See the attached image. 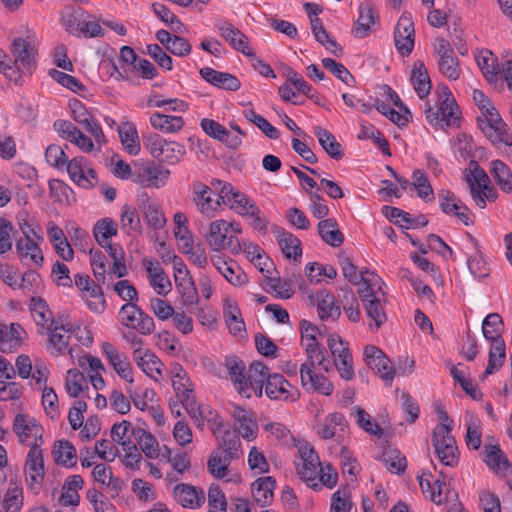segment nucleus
Instances as JSON below:
<instances>
[{"mask_svg":"<svg viewBox=\"0 0 512 512\" xmlns=\"http://www.w3.org/2000/svg\"><path fill=\"white\" fill-rule=\"evenodd\" d=\"M306 276L312 283H319L320 276L334 279L337 276L335 268L331 265H320L317 262H310L305 267Z\"/></svg>","mask_w":512,"mask_h":512,"instance_id":"6e6d98bb","label":"nucleus"},{"mask_svg":"<svg viewBox=\"0 0 512 512\" xmlns=\"http://www.w3.org/2000/svg\"><path fill=\"white\" fill-rule=\"evenodd\" d=\"M358 10L359 17L352 32L358 38H365L370 33L371 25L378 20V16L375 14L372 2L369 0L362 2Z\"/></svg>","mask_w":512,"mask_h":512,"instance_id":"393cba45","label":"nucleus"},{"mask_svg":"<svg viewBox=\"0 0 512 512\" xmlns=\"http://www.w3.org/2000/svg\"><path fill=\"white\" fill-rule=\"evenodd\" d=\"M174 498L183 507L198 508L205 502V494L201 488L180 483L174 487Z\"/></svg>","mask_w":512,"mask_h":512,"instance_id":"4be33fe9","label":"nucleus"},{"mask_svg":"<svg viewBox=\"0 0 512 512\" xmlns=\"http://www.w3.org/2000/svg\"><path fill=\"white\" fill-rule=\"evenodd\" d=\"M224 364L236 390H243L247 384L244 361L236 355H229L225 357Z\"/></svg>","mask_w":512,"mask_h":512,"instance_id":"4c0bfd02","label":"nucleus"},{"mask_svg":"<svg viewBox=\"0 0 512 512\" xmlns=\"http://www.w3.org/2000/svg\"><path fill=\"white\" fill-rule=\"evenodd\" d=\"M451 376L457 382L462 390L469 395L474 401H480L483 398V393L478 388L477 384L471 378H466L463 373L457 369L455 365L450 368Z\"/></svg>","mask_w":512,"mask_h":512,"instance_id":"a18cd8bd","label":"nucleus"},{"mask_svg":"<svg viewBox=\"0 0 512 512\" xmlns=\"http://www.w3.org/2000/svg\"><path fill=\"white\" fill-rule=\"evenodd\" d=\"M275 487L276 480L272 476L258 478L251 485L254 500L261 507L268 506L272 501Z\"/></svg>","mask_w":512,"mask_h":512,"instance_id":"c85d7f7f","label":"nucleus"},{"mask_svg":"<svg viewBox=\"0 0 512 512\" xmlns=\"http://www.w3.org/2000/svg\"><path fill=\"white\" fill-rule=\"evenodd\" d=\"M150 124L164 133H176L184 127V119L181 116H171L155 112L150 116Z\"/></svg>","mask_w":512,"mask_h":512,"instance_id":"e433bc0d","label":"nucleus"},{"mask_svg":"<svg viewBox=\"0 0 512 512\" xmlns=\"http://www.w3.org/2000/svg\"><path fill=\"white\" fill-rule=\"evenodd\" d=\"M433 48L438 55L439 72L450 81L459 79L461 74L460 62L451 44L445 38L437 37L434 40Z\"/></svg>","mask_w":512,"mask_h":512,"instance_id":"39448f33","label":"nucleus"},{"mask_svg":"<svg viewBox=\"0 0 512 512\" xmlns=\"http://www.w3.org/2000/svg\"><path fill=\"white\" fill-rule=\"evenodd\" d=\"M65 30L74 36L83 35L85 38H94L104 35V30L96 21H87L76 12L67 14L61 19Z\"/></svg>","mask_w":512,"mask_h":512,"instance_id":"f8f14e48","label":"nucleus"},{"mask_svg":"<svg viewBox=\"0 0 512 512\" xmlns=\"http://www.w3.org/2000/svg\"><path fill=\"white\" fill-rule=\"evenodd\" d=\"M83 161L84 157L79 156L75 157L72 160H68L65 163L67 172L71 178V180L77 185L83 188H92L94 186L93 182L89 180L88 176L84 173L83 170Z\"/></svg>","mask_w":512,"mask_h":512,"instance_id":"c03bdc74","label":"nucleus"},{"mask_svg":"<svg viewBox=\"0 0 512 512\" xmlns=\"http://www.w3.org/2000/svg\"><path fill=\"white\" fill-rule=\"evenodd\" d=\"M26 481L31 489L39 488L44 480V458L43 451L38 442L30 445L25 461Z\"/></svg>","mask_w":512,"mask_h":512,"instance_id":"9b49d317","label":"nucleus"},{"mask_svg":"<svg viewBox=\"0 0 512 512\" xmlns=\"http://www.w3.org/2000/svg\"><path fill=\"white\" fill-rule=\"evenodd\" d=\"M23 488L16 479H11L5 493L3 507L5 512H20L23 506Z\"/></svg>","mask_w":512,"mask_h":512,"instance_id":"a19ab883","label":"nucleus"},{"mask_svg":"<svg viewBox=\"0 0 512 512\" xmlns=\"http://www.w3.org/2000/svg\"><path fill=\"white\" fill-rule=\"evenodd\" d=\"M174 370L176 372L172 379V386L177 398H180V396L193 390V384L180 364L176 363Z\"/></svg>","mask_w":512,"mask_h":512,"instance_id":"13d9d810","label":"nucleus"},{"mask_svg":"<svg viewBox=\"0 0 512 512\" xmlns=\"http://www.w3.org/2000/svg\"><path fill=\"white\" fill-rule=\"evenodd\" d=\"M208 504L210 506L209 512H214V509H218L221 512H226L227 501L225 494L217 484H212L208 489Z\"/></svg>","mask_w":512,"mask_h":512,"instance_id":"338daca9","label":"nucleus"},{"mask_svg":"<svg viewBox=\"0 0 512 512\" xmlns=\"http://www.w3.org/2000/svg\"><path fill=\"white\" fill-rule=\"evenodd\" d=\"M137 204L144 219L151 228L155 230L163 228L166 223V218L159 206L150 201L146 192H143L138 196Z\"/></svg>","mask_w":512,"mask_h":512,"instance_id":"5701e85b","label":"nucleus"},{"mask_svg":"<svg viewBox=\"0 0 512 512\" xmlns=\"http://www.w3.org/2000/svg\"><path fill=\"white\" fill-rule=\"evenodd\" d=\"M266 280L270 289L276 293V297L290 299L295 293L290 280H281L280 277H271L270 275H266Z\"/></svg>","mask_w":512,"mask_h":512,"instance_id":"0e129e2a","label":"nucleus"},{"mask_svg":"<svg viewBox=\"0 0 512 512\" xmlns=\"http://www.w3.org/2000/svg\"><path fill=\"white\" fill-rule=\"evenodd\" d=\"M356 422L365 432L381 437L383 435V429L377 422L371 420V416L361 407L355 406Z\"/></svg>","mask_w":512,"mask_h":512,"instance_id":"bf43d9fd","label":"nucleus"},{"mask_svg":"<svg viewBox=\"0 0 512 512\" xmlns=\"http://www.w3.org/2000/svg\"><path fill=\"white\" fill-rule=\"evenodd\" d=\"M174 270L175 285L180 293L183 303L191 306L199 301L198 292L190 274L183 260H176Z\"/></svg>","mask_w":512,"mask_h":512,"instance_id":"9d476101","label":"nucleus"},{"mask_svg":"<svg viewBox=\"0 0 512 512\" xmlns=\"http://www.w3.org/2000/svg\"><path fill=\"white\" fill-rule=\"evenodd\" d=\"M48 74L57 83L70 89L73 92L86 90L85 85H83L81 81L65 72L59 71L57 69H50Z\"/></svg>","mask_w":512,"mask_h":512,"instance_id":"052dcab7","label":"nucleus"},{"mask_svg":"<svg viewBox=\"0 0 512 512\" xmlns=\"http://www.w3.org/2000/svg\"><path fill=\"white\" fill-rule=\"evenodd\" d=\"M314 135L317 137L319 144L323 150L334 160H340L344 156L341 144L336 140L335 136L327 129L321 126H315Z\"/></svg>","mask_w":512,"mask_h":512,"instance_id":"7c9ffc66","label":"nucleus"},{"mask_svg":"<svg viewBox=\"0 0 512 512\" xmlns=\"http://www.w3.org/2000/svg\"><path fill=\"white\" fill-rule=\"evenodd\" d=\"M300 379L303 388L329 396L334 391L333 384L322 374L313 371V364H302L300 368Z\"/></svg>","mask_w":512,"mask_h":512,"instance_id":"f3484780","label":"nucleus"},{"mask_svg":"<svg viewBox=\"0 0 512 512\" xmlns=\"http://www.w3.org/2000/svg\"><path fill=\"white\" fill-rule=\"evenodd\" d=\"M229 224L225 220L211 222L207 240L213 250L219 251L225 247Z\"/></svg>","mask_w":512,"mask_h":512,"instance_id":"37998d69","label":"nucleus"},{"mask_svg":"<svg viewBox=\"0 0 512 512\" xmlns=\"http://www.w3.org/2000/svg\"><path fill=\"white\" fill-rule=\"evenodd\" d=\"M220 199H222L223 205H227L240 215H244L247 207L253 202L244 193L236 190L232 184L223 186L220 190Z\"/></svg>","mask_w":512,"mask_h":512,"instance_id":"b1692460","label":"nucleus"},{"mask_svg":"<svg viewBox=\"0 0 512 512\" xmlns=\"http://www.w3.org/2000/svg\"><path fill=\"white\" fill-rule=\"evenodd\" d=\"M490 174L499 188L505 193H512V172L501 160L491 162Z\"/></svg>","mask_w":512,"mask_h":512,"instance_id":"ea45409f","label":"nucleus"},{"mask_svg":"<svg viewBox=\"0 0 512 512\" xmlns=\"http://www.w3.org/2000/svg\"><path fill=\"white\" fill-rule=\"evenodd\" d=\"M381 460L391 473L402 474L407 468L406 457L398 449L383 452Z\"/></svg>","mask_w":512,"mask_h":512,"instance_id":"09e8293b","label":"nucleus"},{"mask_svg":"<svg viewBox=\"0 0 512 512\" xmlns=\"http://www.w3.org/2000/svg\"><path fill=\"white\" fill-rule=\"evenodd\" d=\"M341 268L343 271L344 277L352 284L359 285L361 283L364 284V287L367 284H371L373 286V280L369 277H364V275L358 274L357 267L352 263V260L349 257H342Z\"/></svg>","mask_w":512,"mask_h":512,"instance_id":"5fc2aeb1","label":"nucleus"},{"mask_svg":"<svg viewBox=\"0 0 512 512\" xmlns=\"http://www.w3.org/2000/svg\"><path fill=\"white\" fill-rule=\"evenodd\" d=\"M432 443L442 464L455 467L459 462V450L456 440L451 434V428L436 425L432 432Z\"/></svg>","mask_w":512,"mask_h":512,"instance_id":"f03ea898","label":"nucleus"},{"mask_svg":"<svg viewBox=\"0 0 512 512\" xmlns=\"http://www.w3.org/2000/svg\"><path fill=\"white\" fill-rule=\"evenodd\" d=\"M476 62L489 83H496L501 77L502 69L499 68L497 58L490 50H482L476 56Z\"/></svg>","mask_w":512,"mask_h":512,"instance_id":"c756f323","label":"nucleus"},{"mask_svg":"<svg viewBox=\"0 0 512 512\" xmlns=\"http://www.w3.org/2000/svg\"><path fill=\"white\" fill-rule=\"evenodd\" d=\"M118 134L126 152L136 156L141 150L139 136L135 125L131 122L122 123L118 126Z\"/></svg>","mask_w":512,"mask_h":512,"instance_id":"f704fd0d","label":"nucleus"},{"mask_svg":"<svg viewBox=\"0 0 512 512\" xmlns=\"http://www.w3.org/2000/svg\"><path fill=\"white\" fill-rule=\"evenodd\" d=\"M410 80L415 92L420 99H424L430 94L432 83L428 70L426 69L422 60H417L414 62Z\"/></svg>","mask_w":512,"mask_h":512,"instance_id":"a878e982","label":"nucleus"},{"mask_svg":"<svg viewBox=\"0 0 512 512\" xmlns=\"http://www.w3.org/2000/svg\"><path fill=\"white\" fill-rule=\"evenodd\" d=\"M231 462L232 460L226 461V456H221L219 449H214L207 462L208 472L213 477L222 479L226 476Z\"/></svg>","mask_w":512,"mask_h":512,"instance_id":"49530a36","label":"nucleus"},{"mask_svg":"<svg viewBox=\"0 0 512 512\" xmlns=\"http://www.w3.org/2000/svg\"><path fill=\"white\" fill-rule=\"evenodd\" d=\"M471 168L470 172L466 174L465 180L471 188V184L476 185L478 189L483 188V184L489 186L490 179L483 168L479 166L477 161L471 160L469 162Z\"/></svg>","mask_w":512,"mask_h":512,"instance_id":"e2e57ef3","label":"nucleus"},{"mask_svg":"<svg viewBox=\"0 0 512 512\" xmlns=\"http://www.w3.org/2000/svg\"><path fill=\"white\" fill-rule=\"evenodd\" d=\"M317 309L321 320L332 318L336 320L341 315L340 307L336 304L335 296L324 289L317 293Z\"/></svg>","mask_w":512,"mask_h":512,"instance_id":"473e14b6","label":"nucleus"},{"mask_svg":"<svg viewBox=\"0 0 512 512\" xmlns=\"http://www.w3.org/2000/svg\"><path fill=\"white\" fill-rule=\"evenodd\" d=\"M185 152L184 145L175 141H166L163 149V156L159 161H166L169 164L178 163Z\"/></svg>","mask_w":512,"mask_h":512,"instance_id":"774afa93","label":"nucleus"},{"mask_svg":"<svg viewBox=\"0 0 512 512\" xmlns=\"http://www.w3.org/2000/svg\"><path fill=\"white\" fill-rule=\"evenodd\" d=\"M11 54L14 57V65L22 73L32 74L37 66L38 51L29 41L22 37H17L11 44Z\"/></svg>","mask_w":512,"mask_h":512,"instance_id":"0eeeda50","label":"nucleus"},{"mask_svg":"<svg viewBox=\"0 0 512 512\" xmlns=\"http://www.w3.org/2000/svg\"><path fill=\"white\" fill-rule=\"evenodd\" d=\"M272 233L274 234L285 257L289 259L292 258L294 262H299L302 256L301 241L295 235L285 231L284 228L277 225L272 227Z\"/></svg>","mask_w":512,"mask_h":512,"instance_id":"aec40b11","label":"nucleus"},{"mask_svg":"<svg viewBox=\"0 0 512 512\" xmlns=\"http://www.w3.org/2000/svg\"><path fill=\"white\" fill-rule=\"evenodd\" d=\"M317 229L319 236L326 244L339 247L344 243V234L339 230L338 223L334 218L321 220Z\"/></svg>","mask_w":512,"mask_h":512,"instance_id":"2f4dec72","label":"nucleus"},{"mask_svg":"<svg viewBox=\"0 0 512 512\" xmlns=\"http://www.w3.org/2000/svg\"><path fill=\"white\" fill-rule=\"evenodd\" d=\"M52 456L57 465L65 468H73L77 464V453L74 445L65 439L54 443Z\"/></svg>","mask_w":512,"mask_h":512,"instance_id":"cd10ccee","label":"nucleus"},{"mask_svg":"<svg viewBox=\"0 0 512 512\" xmlns=\"http://www.w3.org/2000/svg\"><path fill=\"white\" fill-rule=\"evenodd\" d=\"M213 265L219 273L232 285L244 286L249 282L247 274L236 264L234 260H228L222 256L212 258Z\"/></svg>","mask_w":512,"mask_h":512,"instance_id":"a211bd4d","label":"nucleus"},{"mask_svg":"<svg viewBox=\"0 0 512 512\" xmlns=\"http://www.w3.org/2000/svg\"><path fill=\"white\" fill-rule=\"evenodd\" d=\"M503 332L504 322L498 313H491L484 318L482 333L487 340L503 336Z\"/></svg>","mask_w":512,"mask_h":512,"instance_id":"de8ad7c7","label":"nucleus"},{"mask_svg":"<svg viewBox=\"0 0 512 512\" xmlns=\"http://www.w3.org/2000/svg\"><path fill=\"white\" fill-rule=\"evenodd\" d=\"M473 100L484 115V118H477L478 126L483 134L494 145L512 146V136L507 131V125L491 104L490 99L481 90L475 89Z\"/></svg>","mask_w":512,"mask_h":512,"instance_id":"f257e3e1","label":"nucleus"},{"mask_svg":"<svg viewBox=\"0 0 512 512\" xmlns=\"http://www.w3.org/2000/svg\"><path fill=\"white\" fill-rule=\"evenodd\" d=\"M358 294L367 317L373 321V325L372 323L369 324L370 328L374 326L375 330L380 329L387 321V314L371 284L360 288Z\"/></svg>","mask_w":512,"mask_h":512,"instance_id":"1a4fd4ad","label":"nucleus"},{"mask_svg":"<svg viewBox=\"0 0 512 512\" xmlns=\"http://www.w3.org/2000/svg\"><path fill=\"white\" fill-rule=\"evenodd\" d=\"M21 232L24 239L16 241V251L19 258L23 259L30 257V260L37 266H41L44 257L39 247V243L43 241V237L39 235L28 220H23L19 223Z\"/></svg>","mask_w":512,"mask_h":512,"instance_id":"20e7f679","label":"nucleus"},{"mask_svg":"<svg viewBox=\"0 0 512 512\" xmlns=\"http://www.w3.org/2000/svg\"><path fill=\"white\" fill-rule=\"evenodd\" d=\"M321 62L325 69L329 70L335 77L341 80L344 84L350 87L355 85V77L343 64L335 61L332 58H323Z\"/></svg>","mask_w":512,"mask_h":512,"instance_id":"3c124183","label":"nucleus"},{"mask_svg":"<svg viewBox=\"0 0 512 512\" xmlns=\"http://www.w3.org/2000/svg\"><path fill=\"white\" fill-rule=\"evenodd\" d=\"M143 315V310L136 302H128L121 306L119 311V319L122 325L133 328L138 317Z\"/></svg>","mask_w":512,"mask_h":512,"instance_id":"680f3d73","label":"nucleus"},{"mask_svg":"<svg viewBox=\"0 0 512 512\" xmlns=\"http://www.w3.org/2000/svg\"><path fill=\"white\" fill-rule=\"evenodd\" d=\"M395 47L403 57L409 56L414 48L415 28L409 12H403L394 29Z\"/></svg>","mask_w":512,"mask_h":512,"instance_id":"6e6552de","label":"nucleus"},{"mask_svg":"<svg viewBox=\"0 0 512 512\" xmlns=\"http://www.w3.org/2000/svg\"><path fill=\"white\" fill-rule=\"evenodd\" d=\"M169 175L167 168L149 162L133 174V182L143 187L160 188L166 184Z\"/></svg>","mask_w":512,"mask_h":512,"instance_id":"ddd939ff","label":"nucleus"},{"mask_svg":"<svg viewBox=\"0 0 512 512\" xmlns=\"http://www.w3.org/2000/svg\"><path fill=\"white\" fill-rule=\"evenodd\" d=\"M215 26L219 30L221 37L224 38L233 49L247 57L255 58V53L249 46L248 37L242 31L228 21H220L216 23Z\"/></svg>","mask_w":512,"mask_h":512,"instance_id":"2eb2a0df","label":"nucleus"},{"mask_svg":"<svg viewBox=\"0 0 512 512\" xmlns=\"http://www.w3.org/2000/svg\"><path fill=\"white\" fill-rule=\"evenodd\" d=\"M30 310L38 325L44 326L48 321L51 322L52 312L42 297L31 298Z\"/></svg>","mask_w":512,"mask_h":512,"instance_id":"4d7b16f0","label":"nucleus"},{"mask_svg":"<svg viewBox=\"0 0 512 512\" xmlns=\"http://www.w3.org/2000/svg\"><path fill=\"white\" fill-rule=\"evenodd\" d=\"M372 139L382 151V153L386 156H391V150L389 147L388 140L384 137L383 133L376 129L373 125L369 124L368 126L362 125L361 134L359 135V139Z\"/></svg>","mask_w":512,"mask_h":512,"instance_id":"864d4df0","label":"nucleus"},{"mask_svg":"<svg viewBox=\"0 0 512 512\" xmlns=\"http://www.w3.org/2000/svg\"><path fill=\"white\" fill-rule=\"evenodd\" d=\"M84 385L88 389L84 374L78 369H69L65 382V389L68 395L72 398L78 397L84 390Z\"/></svg>","mask_w":512,"mask_h":512,"instance_id":"8fccbe9b","label":"nucleus"},{"mask_svg":"<svg viewBox=\"0 0 512 512\" xmlns=\"http://www.w3.org/2000/svg\"><path fill=\"white\" fill-rule=\"evenodd\" d=\"M120 221L122 229L125 230L127 234H129V231L141 232V221L136 208L128 204L122 206Z\"/></svg>","mask_w":512,"mask_h":512,"instance_id":"603ef678","label":"nucleus"},{"mask_svg":"<svg viewBox=\"0 0 512 512\" xmlns=\"http://www.w3.org/2000/svg\"><path fill=\"white\" fill-rule=\"evenodd\" d=\"M318 328L310 321L303 319L300 322V332L302 341L305 342V352L307 354V361L303 364H313L315 366L328 371V366L325 364L327 351L323 345L317 341L315 334H308V331H316Z\"/></svg>","mask_w":512,"mask_h":512,"instance_id":"423d86ee","label":"nucleus"},{"mask_svg":"<svg viewBox=\"0 0 512 512\" xmlns=\"http://www.w3.org/2000/svg\"><path fill=\"white\" fill-rule=\"evenodd\" d=\"M438 89H440L445 96L439 107L441 124L446 126H459L461 111L451 91L445 84L439 85Z\"/></svg>","mask_w":512,"mask_h":512,"instance_id":"412c9836","label":"nucleus"},{"mask_svg":"<svg viewBox=\"0 0 512 512\" xmlns=\"http://www.w3.org/2000/svg\"><path fill=\"white\" fill-rule=\"evenodd\" d=\"M224 316L229 332L234 336L243 337L245 333V323L241 318L240 309L233 301H226L224 304Z\"/></svg>","mask_w":512,"mask_h":512,"instance_id":"58836bf2","label":"nucleus"},{"mask_svg":"<svg viewBox=\"0 0 512 512\" xmlns=\"http://www.w3.org/2000/svg\"><path fill=\"white\" fill-rule=\"evenodd\" d=\"M298 453L302 464L298 465L297 473L300 478L314 491H320L321 485L316 482L321 462L314 448L306 441L298 445Z\"/></svg>","mask_w":512,"mask_h":512,"instance_id":"7ed1b4c3","label":"nucleus"},{"mask_svg":"<svg viewBox=\"0 0 512 512\" xmlns=\"http://www.w3.org/2000/svg\"><path fill=\"white\" fill-rule=\"evenodd\" d=\"M212 192L213 190L211 187L200 181H195L193 183V201L198 206L199 211L208 216H213V213L216 210L211 197Z\"/></svg>","mask_w":512,"mask_h":512,"instance_id":"c9c22d12","label":"nucleus"},{"mask_svg":"<svg viewBox=\"0 0 512 512\" xmlns=\"http://www.w3.org/2000/svg\"><path fill=\"white\" fill-rule=\"evenodd\" d=\"M390 363V359L383 353L380 355V358L370 366L372 369H376V373L381 379L387 382L388 386L392 385V381L397 372V369L393 368Z\"/></svg>","mask_w":512,"mask_h":512,"instance_id":"69168bd1","label":"nucleus"},{"mask_svg":"<svg viewBox=\"0 0 512 512\" xmlns=\"http://www.w3.org/2000/svg\"><path fill=\"white\" fill-rule=\"evenodd\" d=\"M117 232V223L108 217L98 220L93 227V235L97 244L101 247L106 246L109 243L108 241L117 235Z\"/></svg>","mask_w":512,"mask_h":512,"instance_id":"79ce46f5","label":"nucleus"},{"mask_svg":"<svg viewBox=\"0 0 512 512\" xmlns=\"http://www.w3.org/2000/svg\"><path fill=\"white\" fill-rule=\"evenodd\" d=\"M311 30L315 40L321 45L325 46L327 50H330L337 57H340L343 54L342 47L336 42L335 39L331 38L329 32L325 29L320 18H311Z\"/></svg>","mask_w":512,"mask_h":512,"instance_id":"72a5a7b5","label":"nucleus"},{"mask_svg":"<svg viewBox=\"0 0 512 512\" xmlns=\"http://www.w3.org/2000/svg\"><path fill=\"white\" fill-rule=\"evenodd\" d=\"M265 393L268 398L277 400L296 401L299 397V390L290 385L283 375L274 373L267 377L265 382Z\"/></svg>","mask_w":512,"mask_h":512,"instance_id":"4468645a","label":"nucleus"},{"mask_svg":"<svg viewBox=\"0 0 512 512\" xmlns=\"http://www.w3.org/2000/svg\"><path fill=\"white\" fill-rule=\"evenodd\" d=\"M219 451L224 453L226 461L239 459L242 454L241 440L236 430L227 429L221 437L216 436Z\"/></svg>","mask_w":512,"mask_h":512,"instance_id":"bb28decb","label":"nucleus"},{"mask_svg":"<svg viewBox=\"0 0 512 512\" xmlns=\"http://www.w3.org/2000/svg\"><path fill=\"white\" fill-rule=\"evenodd\" d=\"M12 430L19 437L21 443H25L30 437H34V442H38L40 446L44 443L43 427L35 418L26 414L19 413L15 416Z\"/></svg>","mask_w":512,"mask_h":512,"instance_id":"dca6fc26","label":"nucleus"},{"mask_svg":"<svg viewBox=\"0 0 512 512\" xmlns=\"http://www.w3.org/2000/svg\"><path fill=\"white\" fill-rule=\"evenodd\" d=\"M199 74L207 83L219 89L234 92L241 87L240 80L228 72H220L210 67H203L199 70Z\"/></svg>","mask_w":512,"mask_h":512,"instance_id":"6ab92c4d","label":"nucleus"}]
</instances>
